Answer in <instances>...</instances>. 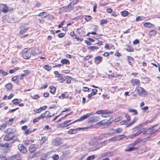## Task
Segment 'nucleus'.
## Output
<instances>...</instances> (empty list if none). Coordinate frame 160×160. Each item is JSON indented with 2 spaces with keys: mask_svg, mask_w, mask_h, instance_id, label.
Masks as SVG:
<instances>
[{
  "mask_svg": "<svg viewBox=\"0 0 160 160\" xmlns=\"http://www.w3.org/2000/svg\"><path fill=\"white\" fill-rule=\"evenodd\" d=\"M59 156L56 154L53 155L52 157V158L54 160H57L59 158Z\"/></svg>",
  "mask_w": 160,
  "mask_h": 160,
  "instance_id": "obj_51",
  "label": "nucleus"
},
{
  "mask_svg": "<svg viewBox=\"0 0 160 160\" xmlns=\"http://www.w3.org/2000/svg\"><path fill=\"white\" fill-rule=\"evenodd\" d=\"M32 132V131L31 129H28L24 132V134L26 135H27L31 133Z\"/></svg>",
  "mask_w": 160,
  "mask_h": 160,
  "instance_id": "obj_42",
  "label": "nucleus"
},
{
  "mask_svg": "<svg viewBox=\"0 0 160 160\" xmlns=\"http://www.w3.org/2000/svg\"><path fill=\"white\" fill-rule=\"evenodd\" d=\"M108 141H117L116 136L108 140Z\"/></svg>",
  "mask_w": 160,
  "mask_h": 160,
  "instance_id": "obj_54",
  "label": "nucleus"
},
{
  "mask_svg": "<svg viewBox=\"0 0 160 160\" xmlns=\"http://www.w3.org/2000/svg\"><path fill=\"white\" fill-rule=\"evenodd\" d=\"M92 92L90 94H89L88 96V98H91V97H92V96L94 95L95 94H96L97 92L98 91L97 90L95 89H92Z\"/></svg>",
  "mask_w": 160,
  "mask_h": 160,
  "instance_id": "obj_13",
  "label": "nucleus"
},
{
  "mask_svg": "<svg viewBox=\"0 0 160 160\" xmlns=\"http://www.w3.org/2000/svg\"><path fill=\"white\" fill-rule=\"evenodd\" d=\"M145 18V17H141L140 16H139L137 17L136 19V21L137 22L141 20H143Z\"/></svg>",
  "mask_w": 160,
  "mask_h": 160,
  "instance_id": "obj_35",
  "label": "nucleus"
},
{
  "mask_svg": "<svg viewBox=\"0 0 160 160\" xmlns=\"http://www.w3.org/2000/svg\"><path fill=\"white\" fill-rule=\"evenodd\" d=\"M104 111L103 110H99L98 111H97L96 112V113L98 114H102L104 113Z\"/></svg>",
  "mask_w": 160,
  "mask_h": 160,
  "instance_id": "obj_63",
  "label": "nucleus"
},
{
  "mask_svg": "<svg viewBox=\"0 0 160 160\" xmlns=\"http://www.w3.org/2000/svg\"><path fill=\"white\" fill-rule=\"evenodd\" d=\"M71 121H72V120H71L66 121L63 123H61L62 126V127H66L67 126H69V125H70L72 123H73L75 122H75V121L72 122H70Z\"/></svg>",
  "mask_w": 160,
  "mask_h": 160,
  "instance_id": "obj_7",
  "label": "nucleus"
},
{
  "mask_svg": "<svg viewBox=\"0 0 160 160\" xmlns=\"http://www.w3.org/2000/svg\"><path fill=\"white\" fill-rule=\"evenodd\" d=\"M94 114H95V113L93 112L87 113L86 114L83 115L79 119L75 121V122H77L82 121L84 119L88 118L90 116L93 115Z\"/></svg>",
  "mask_w": 160,
  "mask_h": 160,
  "instance_id": "obj_4",
  "label": "nucleus"
},
{
  "mask_svg": "<svg viewBox=\"0 0 160 160\" xmlns=\"http://www.w3.org/2000/svg\"><path fill=\"white\" fill-rule=\"evenodd\" d=\"M138 149L137 148L135 147H131L129 148H127L125 149V151L127 152H130L133 151H135Z\"/></svg>",
  "mask_w": 160,
  "mask_h": 160,
  "instance_id": "obj_27",
  "label": "nucleus"
},
{
  "mask_svg": "<svg viewBox=\"0 0 160 160\" xmlns=\"http://www.w3.org/2000/svg\"><path fill=\"white\" fill-rule=\"evenodd\" d=\"M61 62L63 64H69L70 63L68 59H63L62 60H61Z\"/></svg>",
  "mask_w": 160,
  "mask_h": 160,
  "instance_id": "obj_29",
  "label": "nucleus"
},
{
  "mask_svg": "<svg viewBox=\"0 0 160 160\" xmlns=\"http://www.w3.org/2000/svg\"><path fill=\"white\" fill-rule=\"evenodd\" d=\"M36 149L35 145L32 144L30 145L29 147V150L31 152H33Z\"/></svg>",
  "mask_w": 160,
  "mask_h": 160,
  "instance_id": "obj_18",
  "label": "nucleus"
},
{
  "mask_svg": "<svg viewBox=\"0 0 160 160\" xmlns=\"http://www.w3.org/2000/svg\"><path fill=\"white\" fill-rule=\"evenodd\" d=\"M95 158V156L94 155H92L88 157L87 158V160H93Z\"/></svg>",
  "mask_w": 160,
  "mask_h": 160,
  "instance_id": "obj_47",
  "label": "nucleus"
},
{
  "mask_svg": "<svg viewBox=\"0 0 160 160\" xmlns=\"http://www.w3.org/2000/svg\"><path fill=\"white\" fill-rule=\"evenodd\" d=\"M31 48H24L22 52V56L25 59H28L31 57Z\"/></svg>",
  "mask_w": 160,
  "mask_h": 160,
  "instance_id": "obj_1",
  "label": "nucleus"
},
{
  "mask_svg": "<svg viewBox=\"0 0 160 160\" xmlns=\"http://www.w3.org/2000/svg\"><path fill=\"white\" fill-rule=\"evenodd\" d=\"M28 28H24L21 29L19 32V34L22 35L25 33L28 29Z\"/></svg>",
  "mask_w": 160,
  "mask_h": 160,
  "instance_id": "obj_25",
  "label": "nucleus"
},
{
  "mask_svg": "<svg viewBox=\"0 0 160 160\" xmlns=\"http://www.w3.org/2000/svg\"><path fill=\"white\" fill-rule=\"evenodd\" d=\"M151 137L150 136L147 137L142 139V142L143 143H146L147 142L150 140Z\"/></svg>",
  "mask_w": 160,
  "mask_h": 160,
  "instance_id": "obj_31",
  "label": "nucleus"
},
{
  "mask_svg": "<svg viewBox=\"0 0 160 160\" xmlns=\"http://www.w3.org/2000/svg\"><path fill=\"white\" fill-rule=\"evenodd\" d=\"M48 138L47 137H43L40 140V143L42 144L48 139Z\"/></svg>",
  "mask_w": 160,
  "mask_h": 160,
  "instance_id": "obj_23",
  "label": "nucleus"
},
{
  "mask_svg": "<svg viewBox=\"0 0 160 160\" xmlns=\"http://www.w3.org/2000/svg\"><path fill=\"white\" fill-rule=\"evenodd\" d=\"M73 8V6H72L71 4H69L67 7H62L60 9V12H69L71 11Z\"/></svg>",
  "mask_w": 160,
  "mask_h": 160,
  "instance_id": "obj_5",
  "label": "nucleus"
},
{
  "mask_svg": "<svg viewBox=\"0 0 160 160\" xmlns=\"http://www.w3.org/2000/svg\"><path fill=\"white\" fill-rule=\"evenodd\" d=\"M68 133L70 134H75L77 132V131L76 129H71L69 130Z\"/></svg>",
  "mask_w": 160,
  "mask_h": 160,
  "instance_id": "obj_26",
  "label": "nucleus"
},
{
  "mask_svg": "<svg viewBox=\"0 0 160 160\" xmlns=\"http://www.w3.org/2000/svg\"><path fill=\"white\" fill-rule=\"evenodd\" d=\"M0 74H1L2 77H4L6 76L8 74V73L5 72L2 70L0 69Z\"/></svg>",
  "mask_w": 160,
  "mask_h": 160,
  "instance_id": "obj_34",
  "label": "nucleus"
},
{
  "mask_svg": "<svg viewBox=\"0 0 160 160\" xmlns=\"http://www.w3.org/2000/svg\"><path fill=\"white\" fill-rule=\"evenodd\" d=\"M89 48L90 50L91 51H93L94 49H97L99 48L98 47H97L96 46H90Z\"/></svg>",
  "mask_w": 160,
  "mask_h": 160,
  "instance_id": "obj_45",
  "label": "nucleus"
},
{
  "mask_svg": "<svg viewBox=\"0 0 160 160\" xmlns=\"http://www.w3.org/2000/svg\"><path fill=\"white\" fill-rule=\"evenodd\" d=\"M31 53L33 56H35L38 54L36 51V49L35 48H31Z\"/></svg>",
  "mask_w": 160,
  "mask_h": 160,
  "instance_id": "obj_21",
  "label": "nucleus"
},
{
  "mask_svg": "<svg viewBox=\"0 0 160 160\" xmlns=\"http://www.w3.org/2000/svg\"><path fill=\"white\" fill-rule=\"evenodd\" d=\"M117 140H119L121 139H122L126 137V136L124 134L122 135H118L116 136Z\"/></svg>",
  "mask_w": 160,
  "mask_h": 160,
  "instance_id": "obj_22",
  "label": "nucleus"
},
{
  "mask_svg": "<svg viewBox=\"0 0 160 160\" xmlns=\"http://www.w3.org/2000/svg\"><path fill=\"white\" fill-rule=\"evenodd\" d=\"M92 18V17L90 16H86V18H85V20L87 21H90Z\"/></svg>",
  "mask_w": 160,
  "mask_h": 160,
  "instance_id": "obj_50",
  "label": "nucleus"
},
{
  "mask_svg": "<svg viewBox=\"0 0 160 160\" xmlns=\"http://www.w3.org/2000/svg\"><path fill=\"white\" fill-rule=\"evenodd\" d=\"M7 123L6 122L2 124L1 126L0 129L1 130L4 129L7 127Z\"/></svg>",
  "mask_w": 160,
  "mask_h": 160,
  "instance_id": "obj_41",
  "label": "nucleus"
},
{
  "mask_svg": "<svg viewBox=\"0 0 160 160\" xmlns=\"http://www.w3.org/2000/svg\"><path fill=\"white\" fill-rule=\"evenodd\" d=\"M32 98L34 99H37L39 98V96L38 95H35L33 97H32Z\"/></svg>",
  "mask_w": 160,
  "mask_h": 160,
  "instance_id": "obj_61",
  "label": "nucleus"
},
{
  "mask_svg": "<svg viewBox=\"0 0 160 160\" xmlns=\"http://www.w3.org/2000/svg\"><path fill=\"white\" fill-rule=\"evenodd\" d=\"M155 126H153L152 128L148 129V134H152L156 132V130H154L153 128Z\"/></svg>",
  "mask_w": 160,
  "mask_h": 160,
  "instance_id": "obj_11",
  "label": "nucleus"
},
{
  "mask_svg": "<svg viewBox=\"0 0 160 160\" xmlns=\"http://www.w3.org/2000/svg\"><path fill=\"white\" fill-rule=\"evenodd\" d=\"M18 69V68H15L13 69H11L9 71L10 73H12L15 72Z\"/></svg>",
  "mask_w": 160,
  "mask_h": 160,
  "instance_id": "obj_46",
  "label": "nucleus"
},
{
  "mask_svg": "<svg viewBox=\"0 0 160 160\" xmlns=\"http://www.w3.org/2000/svg\"><path fill=\"white\" fill-rule=\"evenodd\" d=\"M14 136L9 134L6 135L3 138V140L6 141H8L13 139Z\"/></svg>",
  "mask_w": 160,
  "mask_h": 160,
  "instance_id": "obj_9",
  "label": "nucleus"
},
{
  "mask_svg": "<svg viewBox=\"0 0 160 160\" xmlns=\"http://www.w3.org/2000/svg\"><path fill=\"white\" fill-rule=\"evenodd\" d=\"M49 88H50V92L52 93H54L56 90V88L55 87L51 86L49 87Z\"/></svg>",
  "mask_w": 160,
  "mask_h": 160,
  "instance_id": "obj_28",
  "label": "nucleus"
},
{
  "mask_svg": "<svg viewBox=\"0 0 160 160\" xmlns=\"http://www.w3.org/2000/svg\"><path fill=\"white\" fill-rule=\"evenodd\" d=\"M41 119H40V118L39 117H38L36 118H35L34 119H33V123H35L36 122H38V121L40 120Z\"/></svg>",
  "mask_w": 160,
  "mask_h": 160,
  "instance_id": "obj_52",
  "label": "nucleus"
},
{
  "mask_svg": "<svg viewBox=\"0 0 160 160\" xmlns=\"http://www.w3.org/2000/svg\"><path fill=\"white\" fill-rule=\"evenodd\" d=\"M33 142V140H26L25 141V144H30Z\"/></svg>",
  "mask_w": 160,
  "mask_h": 160,
  "instance_id": "obj_43",
  "label": "nucleus"
},
{
  "mask_svg": "<svg viewBox=\"0 0 160 160\" xmlns=\"http://www.w3.org/2000/svg\"><path fill=\"white\" fill-rule=\"evenodd\" d=\"M8 11V8L6 5L4 6L2 9V11L4 13L7 12Z\"/></svg>",
  "mask_w": 160,
  "mask_h": 160,
  "instance_id": "obj_40",
  "label": "nucleus"
},
{
  "mask_svg": "<svg viewBox=\"0 0 160 160\" xmlns=\"http://www.w3.org/2000/svg\"><path fill=\"white\" fill-rule=\"evenodd\" d=\"M121 14L123 17H126L128 15V12L126 11L121 12Z\"/></svg>",
  "mask_w": 160,
  "mask_h": 160,
  "instance_id": "obj_32",
  "label": "nucleus"
},
{
  "mask_svg": "<svg viewBox=\"0 0 160 160\" xmlns=\"http://www.w3.org/2000/svg\"><path fill=\"white\" fill-rule=\"evenodd\" d=\"M122 131V129L121 128H117L116 130H115V133H119L121 132Z\"/></svg>",
  "mask_w": 160,
  "mask_h": 160,
  "instance_id": "obj_44",
  "label": "nucleus"
},
{
  "mask_svg": "<svg viewBox=\"0 0 160 160\" xmlns=\"http://www.w3.org/2000/svg\"><path fill=\"white\" fill-rule=\"evenodd\" d=\"M148 106H145L143 108H142L141 109L143 110L144 112H145L148 109Z\"/></svg>",
  "mask_w": 160,
  "mask_h": 160,
  "instance_id": "obj_60",
  "label": "nucleus"
},
{
  "mask_svg": "<svg viewBox=\"0 0 160 160\" xmlns=\"http://www.w3.org/2000/svg\"><path fill=\"white\" fill-rule=\"evenodd\" d=\"M109 133L107 134L108 135L109 134H114L115 133V130L113 128H110L109 130Z\"/></svg>",
  "mask_w": 160,
  "mask_h": 160,
  "instance_id": "obj_39",
  "label": "nucleus"
},
{
  "mask_svg": "<svg viewBox=\"0 0 160 160\" xmlns=\"http://www.w3.org/2000/svg\"><path fill=\"white\" fill-rule=\"evenodd\" d=\"M43 110L42 108H40L39 109H37L35 111L36 112L39 113Z\"/></svg>",
  "mask_w": 160,
  "mask_h": 160,
  "instance_id": "obj_58",
  "label": "nucleus"
},
{
  "mask_svg": "<svg viewBox=\"0 0 160 160\" xmlns=\"http://www.w3.org/2000/svg\"><path fill=\"white\" fill-rule=\"evenodd\" d=\"M140 130L141 132V133H142L143 134H148V129L146 128H143L142 130L140 129Z\"/></svg>",
  "mask_w": 160,
  "mask_h": 160,
  "instance_id": "obj_36",
  "label": "nucleus"
},
{
  "mask_svg": "<svg viewBox=\"0 0 160 160\" xmlns=\"http://www.w3.org/2000/svg\"><path fill=\"white\" fill-rule=\"evenodd\" d=\"M137 120L138 119L137 118H134L132 121L130 122L129 123L126 125V127L128 128L132 126L133 124L135 123L137 121Z\"/></svg>",
  "mask_w": 160,
  "mask_h": 160,
  "instance_id": "obj_17",
  "label": "nucleus"
},
{
  "mask_svg": "<svg viewBox=\"0 0 160 160\" xmlns=\"http://www.w3.org/2000/svg\"><path fill=\"white\" fill-rule=\"evenodd\" d=\"M102 58L101 56H98L96 57L95 58V62L96 64H98L102 61Z\"/></svg>",
  "mask_w": 160,
  "mask_h": 160,
  "instance_id": "obj_10",
  "label": "nucleus"
},
{
  "mask_svg": "<svg viewBox=\"0 0 160 160\" xmlns=\"http://www.w3.org/2000/svg\"><path fill=\"white\" fill-rule=\"evenodd\" d=\"M113 153L110 152H107L104 153V156H108L109 157L112 156Z\"/></svg>",
  "mask_w": 160,
  "mask_h": 160,
  "instance_id": "obj_33",
  "label": "nucleus"
},
{
  "mask_svg": "<svg viewBox=\"0 0 160 160\" xmlns=\"http://www.w3.org/2000/svg\"><path fill=\"white\" fill-rule=\"evenodd\" d=\"M156 31L152 30L149 31L148 33V34L150 36H155L156 34Z\"/></svg>",
  "mask_w": 160,
  "mask_h": 160,
  "instance_id": "obj_30",
  "label": "nucleus"
},
{
  "mask_svg": "<svg viewBox=\"0 0 160 160\" xmlns=\"http://www.w3.org/2000/svg\"><path fill=\"white\" fill-rule=\"evenodd\" d=\"M100 120V118L99 117L96 116H93L90 117L88 119V122L92 123L96 122Z\"/></svg>",
  "mask_w": 160,
  "mask_h": 160,
  "instance_id": "obj_6",
  "label": "nucleus"
},
{
  "mask_svg": "<svg viewBox=\"0 0 160 160\" xmlns=\"http://www.w3.org/2000/svg\"><path fill=\"white\" fill-rule=\"evenodd\" d=\"M18 148L22 153H25L27 152L26 148L22 144H19L18 145Z\"/></svg>",
  "mask_w": 160,
  "mask_h": 160,
  "instance_id": "obj_8",
  "label": "nucleus"
},
{
  "mask_svg": "<svg viewBox=\"0 0 160 160\" xmlns=\"http://www.w3.org/2000/svg\"><path fill=\"white\" fill-rule=\"evenodd\" d=\"M6 131L7 134L11 135L15 131V130L14 128H10L7 129Z\"/></svg>",
  "mask_w": 160,
  "mask_h": 160,
  "instance_id": "obj_12",
  "label": "nucleus"
},
{
  "mask_svg": "<svg viewBox=\"0 0 160 160\" xmlns=\"http://www.w3.org/2000/svg\"><path fill=\"white\" fill-rule=\"evenodd\" d=\"M141 133V132L140 130H138L137 132H136L135 133L133 134L130 136H129V138H133L134 137H136L137 136H138L139 134Z\"/></svg>",
  "mask_w": 160,
  "mask_h": 160,
  "instance_id": "obj_16",
  "label": "nucleus"
},
{
  "mask_svg": "<svg viewBox=\"0 0 160 160\" xmlns=\"http://www.w3.org/2000/svg\"><path fill=\"white\" fill-rule=\"evenodd\" d=\"M131 82L134 85H138L140 83L139 80L137 79H132Z\"/></svg>",
  "mask_w": 160,
  "mask_h": 160,
  "instance_id": "obj_15",
  "label": "nucleus"
},
{
  "mask_svg": "<svg viewBox=\"0 0 160 160\" xmlns=\"http://www.w3.org/2000/svg\"><path fill=\"white\" fill-rule=\"evenodd\" d=\"M144 26L146 27L151 28L154 26V25L149 22H145L144 24Z\"/></svg>",
  "mask_w": 160,
  "mask_h": 160,
  "instance_id": "obj_24",
  "label": "nucleus"
},
{
  "mask_svg": "<svg viewBox=\"0 0 160 160\" xmlns=\"http://www.w3.org/2000/svg\"><path fill=\"white\" fill-rule=\"evenodd\" d=\"M49 112L48 111H46L44 113H43L40 116H39V117L40 118V119H43L44 118H47V114H49Z\"/></svg>",
  "mask_w": 160,
  "mask_h": 160,
  "instance_id": "obj_14",
  "label": "nucleus"
},
{
  "mask_svg": "<svg viewBox=\"0 0 160 160\" xmlns=\"http://www.w3.org/2000/svg\"><path fill=\"white\" fill-rule=\"evenodd\" d=\"M128 111L131 113H133V115H136L138 114V112L135 109H130L129 108L128 110Z\"/></svg>",
  "mask_w": 160,
  "mask_h": 160,
  "instance_id": "obj_19",
  "label": "nucleus"
},
{
  "mask_svg": "<svg viewBox=\"0 0 160 160\" xmlns=\"http://www.w3.org/2000/svg\"><path fill=\"white\" fill-rule=\"evenodd\" d=\"M125 117L127 119V121H130L131 120V117L128 114H125Z\"/></svg>",
  "mask_w": 160,
  "mask_h": 160,
  "instance_id": "obj_49",
  "label": "nucleus"
},
{
  "mask_svg": "<svg viewBox=\"0 0 160 160\" xmlns=\"http://www.w3.org/2000/svg\"><path fill=\"white\" fill-rule=\"evenodd\" d=\"M5 87L8 89V91H10L12 89V84L11 83H9L6 84Z\"/></svg>",
  "mask_w": 160,
  "mask_h": 160,
  "instance_id": "obj_20",
  "label": "nucleus"
},
{
  "mask_svg": "<svg viewBox=\"0 0 160 160\" xmlns=\"http://www.w3.org/2000/svg\"><path fill=\"white\" fill-rule=\"evenodd\" d=\"M105 123H103L102 122V121H100L98 122L96 124L98 125V126H102L103 124H104Z\"/></svg>",
  "mask_w": 160,
  "mask_h": 160,
  "instance_id": "obj_62",
  "label": "nucleus"
},
{
  "mask_svg": "<svg viewBox=\"0 0 160 160\" xmlns=\"http://www.w3.org/2000/svg\"><path fill=\"white\" fill-rule=\"evenodd\" d=\"M78 0H70V3L69 4H71L72 6L73 7L74 5L76 3L78 2Z\"/></svg>",
  "mask_w": 160,
  "mask_h": 160,
  "instance_id": "obj_38",
  "label": "nucleus"
},
{
  "mask_svg": "<svg viewBox=\"0 0 160 160\" xmlns=\"http://www.w3.org/2000/svg\"><path fill=\"white\" fill-rule=\"evenodd\" d=\"M68 94L67 92H65L62 94V96L63 98H68Z\"/></svg>",
  "mask_w": 160,
  "mask_h": 160,
  "instance_id": "obj_48",
  "label": "nucleus"
},
{
  "mask_svg": "<svg viewBox=\"0 0 160 160\" xmlns=\"http://www.w3.org/2000/svg\"><path fill=\"white\" fill-rule=\"evenodd\" d=\"M136 90L137 93L140 96L144 97L147 95V92L145 90L141 87H137Z\"/></svg>",
  "mask_w": 160,
  "mask_h": 160,
  "instance_id": "obj_2",
  "label": "nucleus"
},
{
  "mask_svg": "<svg viewBox=\"0 0 160 160\" xmlns=\"http://www.w3.org/2000/svg\"><path fill=\"white\" fill-rule=\"evenodd\" d=\"M65 35V33H61L59 34L58 35V36L59 38H62V37H63Z\"/></svg>",
  "mask_w": 160,
  "mask_h": 160,
  "instance_id": "obj_64",
  "label": "nucleus"
},
{
  "mask_svg": "<svg viewBox=\"0 0 160 160\" xmlns=\"http://www.w3.org/2000/svg\"><path fill=\"white\" fill-rule=\"evenodd\" d=\"M18 156V155H15L11 157V160H14Z\"/></svg>",
  "mask_w": 160,
  "mask_h": 160,
  "instance_id": "obj_59",
  "label": "nucleus"
},
{
  "mask_svg": "<svg viewBox=\"0 0 160 160\" xmlns=\"http://www.w3.org/2000/svg\"><path fill=\"white\" fill-rule=\"evenodd\" d=\"M0 158L1 160H7L6 157L3 154L0 155Z\"/></svg>",
  "mask_w": 160,
  "mask_h": 160,
  "instance_id": "obj_55",
  "label": "nucleus"
},
{
  "mask_svg": "<svg viewBox=\"0 0 160 160\" xmlns=\"http://www.w3.org/2000/svg\"><path fill=\"white\" fill-rule=\"evenodd\" d=\"M12 102L15 105H17L19 103V102H18V99H14L12 101Z\"/></svg>",
  "mask_w": 160,
  "mask_h": 160,
  "instance_id": "obj_53",
  "label": "nucleus"
},
{
  "mask_svg": "<svg viewBox=\"0 0 160 160\" xmlns=\"http://www.w3.org/2000/svg\"><path fill=\"white\" fill-rule=\"evenodd\" d=\"M63 143V140L60 138L57 137L53 139L52 142V144L53 146H57Z\"/></svg>",
  "mask_w": 160,
  "mask_h": 160,
  "instance_id": "obj_3",
  "label": "nucleus"
},
{
  "mask_svg": "<svg viewBox=\"0 0 160 160\" xmlns=\"http://www.w3.org/2000/svg\"><path fill=\"white\" fill-rule=\"evenodd\" d=\"M19 77L18 75L13 77L12 78V80L13 81L15 82L18 78Z\"/></svg>",
  "mask_w": 160,
  "mask_h": 160,
  "instance_id": "obj_57",
  "label": "nucleus"
},
{
  "mask_svg": "<svg viewBox=\"0 0 160 160\" xmlns=\"http://www.w3.org/2000/svg\"><path fill=\"white\" fill-rule=\"evenodd\" d=\"M43 68L47 71H49L51 70L52 67L51 66H49L48 65H46L43 67Z\"/></svg>",
  "mask_w": 160,
  "mask_h": 160,
  "instance_id": "obj_37",
  "label": "nucleus"
},
{
  "mask_svg": "<svg viewBox=\"0 0 160 160\" xmlns=\"http://www.w3.org/2000/svg\"><path fill=\"white\" fill-rule=\"evenodd\" d=\"M47 159V156L46 155H44L41 158V160H46Z\"/></svg>",
  "mask_w": 160,
  "mask_h": 160,
  "instance_id": "obj_56",
  "label": "nucleus"
}]
</instances>
